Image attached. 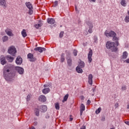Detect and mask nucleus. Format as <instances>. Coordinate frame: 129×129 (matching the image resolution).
Masks as SVG:
<instances>
[{
    "label": "nucleus",
    "mask_w": 129,
    "mask_h": 129,
    "mask_svg": "<svg viewBox=\"0 0 129 129\" xmlns=\"http://www.w3.org/2000/svg\"><path fill=\"white\" fill-rule=\"evenodd\" d=\"M68 97H69V95L68 94H66L63 98L62 102H64V101H67V100L68 99Z\"/></svg>",
    "instance_id": "bb28decb"
},
{
    "label": "nucleus",
    "mask_w": 129,
    "mask_h": 129,
    "mask_svg": "<svg viewBox=\"0 0 129 129\" xmlns=\"http://www.w3.org/2000/svg\"><path fill=\"white\" fill-rule=\"evenodd\" d=\"M91 2H93V3H95V2H96V0H91Z\"/></svg>",
    "instance_id": "603ef678"
},
{
    "label": "nucleus",
    "mask_w": 129,
    "mask_h": 129,
    "mask_svg": "<svg viewBox=\"0 0 129 129\" xmlns=\"http://www.w3.org/2000/svg\"><path fill=\"white\" fill-rule=\"evenodd\" d=\"M91 103V101H90V100H88L87 101V104H90Z\"/></svg>",
    "instance_id": "a18cd8bd"
},
{
    "label": "nucleus",
    "mask_w": 129,
    "mask_h": 129,
    "mask_svg": "<svg viewBox=\"0 0 129 129\" xmlns=\"http://www.w3.org/2000/svg\"><path fill=\"white\" fill-rule=\"evenodd\" d=\"M38 100L39 101H41V102H45V101H46V100H47V99H46V97H45V96L41 95L38 98Z\"/></svg>",
    "instance_id": "ddd939ff"
},
{
    "label": "nucleus",
    "mask_w": 129,
    "mask_h": 129,
    "mask_svg": "<svg viewBox=\"0 0 129 129\" xmlns=\"http://www.w3.org/2000/svg\"><path fill=\"white\" fill-rule=\"evenodd\" d=\"M75 10H76V12H77V11H78V9H77V6H75Z\"/></svg>",
    "instance_id": "3c124183"
},
{
    "label": "nucleus",
    "mask_w": 129,
    "mask_h": 129,
    "mask_svg": "<svg viewBox=\"0 0 129 129\" xmlns=\"http://www.w3.org/2000/svg\"><path fill=\"white\" fill-rule=\"evenodd\" d=\"M80 98H81V99H82V100H84V96H81L80 97Z\"/></svg>",
    "instance_id": "37998d69"
},
{
    "label": "nucleus",
    "mask_w": 129,
    "mask_h": 129,
    "mask_svg": "<svg viewBox=\"0 0 129 129\" xmlns=\"http://www.w3.org/2000/svg\"><path fill=\"white\" fill-rule=\"evenodd\" d=\"M42 92L44 94H47L48 92H50V88H47L42 90Z\"/></svg>",
    "instance_id": "4be33fe9"
},
{
    "label": "nucleus",
    "mask_w": 129,
    "mask_h": 129,
    "mask_svg": "<svg viewBox=\"0 0 129 129\" xmlns=\"http://www.w3.org/2000/svg\"><path fill=\"white\" fill-rule=\"evenodd\" d=\"M22 35L24 38H25V37H27V32H26V30L23 29L22 31Z\"/></svg>",
    "instance_id": "393cba45"
},
{
    "label": "nucleus",
    "mask_w": 129,
    "mask_h": 129,
    "mask_svg": "<svg viewBox=\"0 0 129 129\" xmlns=\"http://www.w3.org/2000/svg\"><path fill=\"white\" fill-rule=\"evenodd\" d=\"M16 70L19 73V74H23L24 73V69L19 67H16L15 68Z\"/></svg>",
    "instance_id": "1a4fd4ad"
},
{
    "label": "nucleus",
    "mask_w": 129,
    "mask_h": 129,
    "mask_svg": "<svg viewBox=\"0 0 129 129\" xmlns=\"http://www.w3.org/2000/svg\"><path fill=\"white\" fill-rule=\"evenodd\" d=\"M16 63L17 65H21L23 63V58L21 56H18L16 58Z\"/></svg>",
    "instance_id": "6e6552de"
},
{
    "label": "nucleus",
    "mask_w": 129,
    "mask_h": 129,
    "mask_svg": "<svg viewBox=\"0 0 129 129\" xmlns=\"http://www.w3.org/2000/svg\"><path fill=\"white\" fill-rule=\"evenodd\" d=\"M29 129H36V128L34 126H32L31 127H30Z\"/></svg>",
    "instance_id": "8fccbe9b"
},
{
    "label": "nucleus",
    "mask_w": 129,
    "mask_h": 129,
    "mask_svg": "<svg viewBox=\"0 0 129 129\" xmlns=\"http://www.w3.org/2000/svg\"><path fill=\"white\" fill-rule=\"evenodd\" d=\"M33 125H38V122H37V121H34V122H33Z\"/></svg>",
    "instance_id": "a19ab883"
},
{
    "label": "nucleus",
    "mask_w": 129,
    "mask_h": 129,
    "mask_svg": "<svg viewBox=\"0 0 129 129\" xmlns=\"http://www.w3.org/2000/svg\"><path fill=\"white\" fill-rule=\"evenodd\" d=\"M2 40H3V42H7V41H8V40H9V37H8L7 36H4L3 37Z\"/></svg>",
    "instance_id": "cd10ccee"
},
{
    "label": "nucleus",
    "mask_w": 129,
    "mask_h": 129,
    "mask_svg": "<svg viewBox=\"0 0 129 129\" xmlns=\"http://www.w3.org/2000/svg\"><path fill=\"white\" fill-rule=\"evenodd\" d=\"M44 87H47V85H44Z\"/></svg>",
    "instance_id": "864d4df0"
},
{
    "label": "nucleus",
    "mask_w": 129,
    "mask_h": 129,
    "mask_svg": "<svg viewBox=\"0 0 129 129\" xmlns=\"http://www.w3.org/2000/svg\"><path fill=\"white\" fill-rule=\"evenodd\" d=\"M77 52H78L77 50L76 49L74 50L73 53H74V56H77Z\"/></svg>",
    "instance_id": "72a5a7b5"
},
{
    "label": "nucleus",
    "mask_w": 129,
    "mask_h": 129,
    "mask_svg": "<svg viewBox=\"0 0 129 129\" xmlns=\"http://www.w3.org/2000/svg\"><path fill=\"white\" fill-rule=\"evenodd\" d=\"M125 21L126 23H128V22H129V16H126L125 18Z\"/></svg>",
    "instance_id": "c9c22d12"
},
{
    "label": "nucleus",
    "mask_w": 129,
    "mask_h": 129,
    "mask_svg": "<svg viewBox=\"0 0 129 129\" xmlns=\"http://www.w3.org/2000/svg\"><path fill=\"white\" fill-rule=\"evenodd\" d=\"M122 90H125L126 89V86H123L121 88Z\"/></svg>",
    "instance_id": "ea45409f"
},
{
    "label": "nucleus",
    "mask_w": 129,
    "mask_h": 129,
    "mask_svg": "<svg viewBox=\"0 0 129 129\" xmlns=\"http://www.w3.org/2000/svg\"><path fill=\"white\" fill-rule=\"evenodd\" d=\"M68 64L69 66H71L72 65V59L69 58L68 59Z\"/></svg>",
    "instance_id": "c85d7f7f"
},
{
    "label": "nucleus",
    "mask_w": 129,
    "mask_h": 129,
    "mask_svg": "<svg viewBox=\"0 0 129 129\" xmlns=\"http://www.w3.org/2000/svg\"><path fill=\"white\" fill-rule=\"evenodd\" d=\"M34 51H38L39 53H42L43 51H46V48L41 47H38L34 48Z\"/></svg>",
    "instance_id": "9d476101"
},
{
    "label": "nucleus",
    "mask_w": 129,
    "mask_h": 129,
    "mask_svg": "<svg viewBox=\"0 0 129 129\" xmlns=\"http://www.w3.org/2000/svg\"><path fill=\"white\" fill-rule=\"evenodd\" d=\"M86 128V127L85 126H82L81 128V129H85Z\"/></svg>",
    "instance_id": "09e8293b"
},
{
    "label": "nucleus",
    "mask_w": 129,
    "mask_h": 129,
    "mask_svg": "<svg viewBox=\"0 0 129 129\" xmlns=\"http://www.w3.org/2000/svg\"><path fill=\"white\" fill-rule=\"evenodd\" d=\"M113 41L115 42V43L116 44L117 46H118L119 45V43H118V38L116 36L113 37Z\"/></svg>",
    "instance_id": "aec40b11"
},
{
    "label": "nucleus",
    "mask_w": 129,
    "mask_h": 129,
    "mask_svg": "<svg viewBox=\"0 0 129 129\" xmlns=\"http://www.w3.org/2000/svg\"><path fill=\"white\" fill-rule=\"evenodd\" d=\"M39 107H38L37 108L35 109V113L37 116H39L40 115V110H39Z\"/></svg>",
    "instance_id": "412c9836"
},
{
    "label": "nucleus",
    "mask_w": 129,
    "mask_h": 129,
    "mask_svg": "<svg viewBox=\"0 0 129 129\" xmlns=\"http://www.w3.org/2000/svg\"><path fill=\"white\" fill-rule=\"evenodd\" d=\"M0 6L7 8V4L6 3L5 0H0Z\"/></svg>",
    "instance_id": "a211bd4d"
},
{
    "label": "nucleus",
    "mask_w": 129,
    "mask_h": 129,
    "mask_svg": "<svg viewBox=\"0 0 129 129\" xmlns=\"http://www.w3.org/2000/svg\"><path fill=\"white\" fill-rule=\"evenodd\" d=\"M70 121H72L73 120V118L71 117L72 115H70Z\"/></svg>",
    "instance_id": "79ce46f5"
},
{
    "label": "nucleus",
    "mask_w": 129,
    "mask_h": 129,
    "mask_svg": "<svg viewBox=\"0 0 129 129\" xmlns=\"http://www.w3.org/2000/svg\"><path fill=\"white\" fill-rule=\"evenodd\" d=\"M120 4L123 7H125L126 5V3H125V0H122L120 2Z\"/></svg>",
    "instance_id": "c756f323"
},
{
    "label": "nucleus",
    "mask_w": 129,
    "mask_h": 129,
    "mask_svg": "<svg viewBox=\"0 0 129 129\" xmlns=\"http://www.w3.org/2000/svg\"><path fill=\"white\" fill-rule=\"evenodd\" d=\"M27 98H30V95L27 96Z\"/></svg>",
    "instance_id": "5fc2aeb1"
},
{
    "label": "nucleus",
    "mask_w": 129,
    "mask_h": 129,
    "mask_svg": "<svg viewBox=\"0 0 129 129\" xmlns=\"http://www.w3.org/2000/svg\"><path fill=\"white\" fill-rule=\"evenodd\" d=\"M47 23L50 24V25H53V24H55V20L53 18H48Z\"/></svg>",
    "instance_id": "f3484780"
},
{
    "label": "nucleus",
    "mask_w": 129,
    "mask_h": 129,
    "mask_svg": "<svg viewBox=\"0 0 129 129\" xmlns=\"http://www.w3.org/2000/svg\"><path fill=\"white\" fill-rule=\"evenodd\" d=\"M64 60H65V58H64V57H62L61 58V62H64Z\"/></svg>",
    "instance_id": "c03bdc74"
},
{
    "label": "nucleus",
    "mask_w": 129,
    "mask_h": 129,
    "mask_svg": "<svg viewBox=\"0 0 129 129\" xmlns=\"http://www.w3.org/2000/svg\"><path fill=\"white\" fill-rule=\"evenodd\" d=\"M106 47L107 49H110L112 52H116V51H117V47L115 46V43L113 42H107Z\"/></svg>",
    "instance_id": "f257e3e1"
},
{
    "label": "nucleus",
    "mask_w": 129,
    "mask_h": 129,
    "mask_svg": "<svg viewBox=\"0 0 129 129\" xmlns=\"http://www.w3.org/2000/svg\"><path fill=\"white\" fill-rule=\"evenodd\" d=\"M1 64L2 65H5V64L7 63V61L6 60V57H5V56L4 55H1Z\"/></svg>",
    "instance_id": "f8f14e48"
},
{
    "label": "nucleus",
    "mask_w": 129,
    "mask_h": 129,
    "mask_svg": "<svg viewBox=\"0 0 129 129\" xmlns=\"http://www.w3.org/2000/svg\"><path fill=\"white\" fill-rule=\"evenodd\" d=\"M63 35H64V32L61 31L59 34V38H62V37H63Z\"/></svg>",
    "instance_id": "f704fd0d"
},
{
    "label": "nucleus",
    "mask_w": 129,
    "mask_h": 129,
    "mask_svg": "<svg viewBox=\"0 0 129 129\" xmlns=\"http://www.w3.org/2000/svg\"><path fill=\"white\" fill-rule=\"evenodd\" d=\"M26 5L28 9H29V15H32L33 14V5L30 2L26 3Z\"/></svg>",
    "instance_id": "7ed1b4c3"
},
{
    "label": "nucleus",
    "mask_w": 129,
    "mask_h": 129,
    "mask_svg": "<svg viewBox=\"0 0 129 129\" xmlns=\"http://www.w3.org/2000/svg\"><path fill=\"white\" fill-rule=\"evenodd\" d=\"M6 58L7 60H8V62H13V61H14V59H15L14 57H12L11 55L6 56Z\"/></svg>",
    "instance_id": "2eb2a0df"
},
{
    "label": "nucleus",
    "mask_w": 129,
    "mask_h": 129,
    "mask_svg": "<svg viewBox=\"0 0 129 129\" xmlns=\"http://www.w3.org/2000/svg\"><path fill=\"white\" fill-rule=\"evenodd\" d=\"M126 63H129V58L126 59L125 60Z\"/></svg>",
    "instance_id": "49530a36"
},
{
    "label": "nucleus",
    "mask_w": 129,
    "mask_h": 129,
    "mask_svg": "<svg viewBox=\"0 0 129 129\" xmlns=\"http://www.w3.org/2000/svg\"><path fill=\"white\" fill-rule=\"evenodd\" d=\"M39 108L41 110L42 112H45V111H47L46 106H42L41 107H39Z\"/></svg>",
    "instance_id": "6ab92c4d"
},
{
    "label": "nucleus",
    "mask_w": 129,
    "mask_h": 129,
    "mask_svg": "<svg viewBox=\"0 0 129 129\" xmlns=\"http://www.w3.org/2000/svg\"><path fill=\"white\" fill-rule=\"evenodd\" d=\"M92 78H93V76L92 74H90L88 77V83L90 85H92Z\"/></svg>",
    "instance_id": "dca6fc26"
},
{
    "label": "nucleus",
    "mask_w": 129,
    "mask_h": 129,
    "mask_svg": "<svg viewBox=\"0 0 129 129\" xmlns=\"http://www.w3.org/2000/svg\"><path fill=\"white\" fill-rule=\"evenodd\" d=\"M101 111V108L99 107L98 109L96 110V114H98Z\"/></svg>",
    "instance_id": "473e14b6"
},
{
    "label": "nucleus",
    "mask_w": 129,
    "mask_h": 129,
    "mask_svg": "<svg viewBox=\"0 0 129 129\" xmlns=\"http://www.w3.org/2000/svg\"><path fill=\"white\" fill-rule=\"evenodd\" d=\"M85 110V106L83 104H81L80 106V114L82 115V113H83V111Z\"/></svg>",
    "instance_id": "4468645a"
},
{
    "label": "nucleus",
    "mask_w": 129,
    "mask_h": 129,
    "mask_svg": "<svg viewBox=\"0 0 129 129\" xmlns=\"http://www.w3.org/2000/svg\"><path fill=\"white\" fill-rule=\"evenodd\" d=\"M104 34L107 37H112V38L116 36V33H115V32L112 31H111L110 32H108L107 30H106L104 33Z\"/></svg>",
    "instance_id": "f03ea898"
},
{
    "label": "nucleus",
    "mask_w": 129,
    "mask_h": 129,
    "mask_svg": "<svg viewBox=\"0 0 129 129\" xmlns=\"http://www.w3.org/2000/svg\"><path fill=\"white\" fill-rule=\"evenodd\" d=\"M5 33H6V34H7V35L8 36H10V37H13V36H14L12 30L11 29H7L6 30H5Z\"/></svg>",
    "instance_id": "9b49d317"
},
{
    "label": "nucleus",
    "mask_w": 129,
    "mask_h": 129,
    "mask_svg": "<svg viewBox=\"0 0 129 129\" xmlns=\"http://www.w3.org/2000/svg\"><path fill=\"white\" fill-rule=\"evenodd\" d=\"M9 72H10V70L5 69V70H4V75L7 78L12 79V78H13V77L14 76V74H12V73L9 74Z\"/></svg>",
    "instance_id": "20e7f679"
},
{
    "label": "nucleus",
    "mask_w": 129,
    "mask_h": 129,
    "mask_svg": "<svg viewBox=\"0 0 129 129\" xmlns=\"http://www.w3.org/2000/svg\"><path fill=\"white\" fill-rule=\"evenodd\" d=\"M58 6V2L55 1L53 5V7H57Z\"/></svg>",
    "instance_id": "58836bf2"
},
{
    "label": "nucleus",
    "mask_w": 129,
    "mask_h": 129,
    "mask_svg": "<svg viewBox=\"0 0 129 129\" xmlns=\"http://www.w3.org/2000/svg\"><path fill=\"white\" fill-rule=\"evenodd\" d=\"M93 54V51L92 49L90 48V51L88 54V59L89 63H91L92 62V55Z\"/></svg>",
    "instance_id": "423d86ee"
},
{
    "label": "nucleus",
    "mask_w": 129,
    "mask_h": 129,
    "mask_svg": "<svg viewBox=\"0 0 129 129\" xmlns=\"http://www.w3.org/2000/svg\"><path fill=\"white\" fill-rule=\"evenodd\" d=\"M126 58H127V52H126V51H124L123 53L122 58L123 59H126Z\"/></svg>",
    "instance_id": "a878e982"
},
{
    "label": "nucleus",
    "mask_w": 129,
    "mask_h": 129,
    "mask_svg": "<svg viewBox=\"0 0 129 129\" xmlns=\"http://www.w3.org/2000/svg\"><path fill=\"white\" fill-rule=\"evenodd\" d=\"M125 123L129 125V121H125Z\"/></svg>",
    "instance_id": "de8ad7c7"
},
{
    "label": "nucleus",
    "mask_w": 129,
    "mask_h": 129,
    "mask_svg": "<svg viewBox=\"0 0 129 129\" xmlns=\"http://www.w3.org/2000/svg\"><path fill=\"white\" fill-rule=\"evenodd\" d=\"M8 53L14 56V54L17 53V49H16L15 46H11L8 49Z\"/></svg>",
    "instance_id": "39448f33"
},
{
    "label": "nucleus",
    "mask_w": 129,
    "mask_h": 129,
    "mask_svg": "<svg viewBox=\"0 0 129 129\" xmlns=\"http://www.w3.org/2000/svg\"><path fill=\"white\" fill-rule=\"evenodd\" d=\"M41 25L40 24H36L35 25V28H36V29H39V28H40V27H41Z\"/></svg>",
    "instance_id": "e433bc0d"
},
{
    "label": "nucleus",
    "mask_w": 129,
    "mask_h": 129,
    "mask_svg": "<svg viewBox=\"0 0 129 129\" xmlns=\"http://www.w3.org/2000/svg\"><path fill=\"white\" fill-rule=\"evenodd\" d=\"M87 24L88 25V26H89V27H90L91 26H93L92 24L90 22V21H88L87 22Z\"/></svg>",
    "instance_id": "4c0bfd02"
},
{
    "label": "nucleus",
    "mask_w": 129,
    "mask_h": 129,
    "mask_svg": "<svg viewBox=\"0 0 129 129\" xmlns=\"http://www.w3.org/2000/svg\"><path fill=\"white\" fill-rule=\"evenodd\" d=\"M105 118H103V120H105Z\"/></svg>",
    "instance_id": "6e6d98bb"
},
{
    "label": "nucleus",
    "mask_w": 129,
    "mask_h": 129,
    "mask_svg": "<svg viewBox=\"0 0 129 129\" xmlns=\"http://www.w3.org/2000/svg\"><path fill=\"white\" fill-rule=\"evenodd\" d=\"M27 57L30 59V62H35V61L37 60V58H36V57H34V55L32 53H29Z\"/></svg>",
    "instance_id": "0eeeda50"
},
{
    "label": "nucleus",
    "mask_w": 129,
    "mask_h": 129,
    "mask_svg": "<svg viewBox=\"0 0 129 129\" xmlns=\"http://www.w3.org/2000/svg\"><path fill=\"white\" fill-rule=\"evenodd\" d=\"M55 107L56 109H57V110L60 109V106L59 105V103H55Z\"/></svg>",
    "instance_id": "2f4dec72"
},
{
    "label": "nucleus",
    "mask_w": 129,
    "mask_h": 129,
    "mask_svg": "<svg viewBox=\"0 0 129 129\" xmlns=\"http://www.w3.org/2000/svg\"><path fill=\"white\" fill-rule=\"evenodd\" d=\"M78 66L81 68H83L85 66V63H84V62L81 61Z\"/></svg>",
    "instance_id": "b1692460"
},
{
    "label": "nucleus",
    "mask_w": 129,
    "mask_h": 129,
    "mask_svg": "<svg viewBox=\"0 0 129 129\" xmlns=\"http://www.w3.org/2000/svg\"><path fill=\"white\" fill-rule=\"evenodd\" d=\"M92 28H93V25H91V26L89 27V29L88 30V32L90 34H91V33H92Z\"/></svg>",
    "instance_id": "7c9ffc66"
},
{
    "label": "nucleus",
    "mask_w": 129,
    "mask_h": 129,
    "mask_svg": "<svg viewBox=\"0 0 129 129\" xmlns=\"http://www.w3.org/2000/svg\"><path fill=\"white\" fill-rule=\"evenodd\" d=\"M76 71L78 73H82L83 71L80 68V67L78 66L76 68Z\"/></svg>",
    "instance_id": "5701e85b"
}]
</instances>
